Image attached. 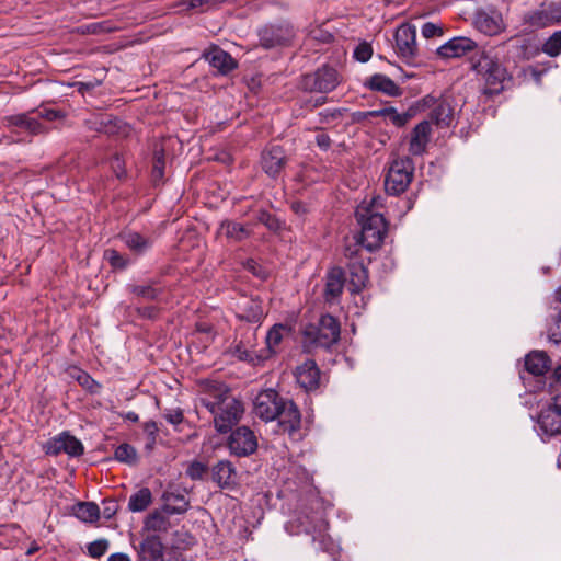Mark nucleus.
<instances>
[{"label": "nucleus", "instance_id": "31", "mask_svg": "<svg viewBox=\"0 0 561 561\" xmlns=\"http://www.w3.org/2000/svg\"><path fill=\"white\" fill-rule=\"evenodd\" d=\"M236 469L228 460H220L211 468V478L220 488L229 486L233 483Z\"/></svg>", "mask_w": 561, "mask_h": 561}, {"label": "nucleus", "instance_id": "41", "mask_svg": "<svg viewBox=\"0 0 561 561\" xmlns=\"http://www.w3.org/2000/svg\"><path fill=\"white\" fill-rule=\"evenodd\" d=\"M114 457L117 461L127 465H135L138 459L137 450L127 443L121 444L116 447Z\"/></svg>", "mask_w": 561, "mask_h": 561}, {"label": "nucleus", "instance_id": "29", "mask_svg": "<svg viewBox=\"0 0 561 561\" xmlns=\"http://www.w3.org/2000/svg\"><path fill=\"white\" fill-rule=\"evenodd\" d=\"M366 85L370 90L382 92L389 96H399L402 93L400 87L392 79L381 73L371 76Z\"/></svg>", "mask_w": 561, "mask_h": 561}, {"label": "nucleus", "instance_id": "57", "mask_svg": "<svg viewBox=\"0 0 561 561\" xmlns=\"http://www.w3.org/2000/svg\"><path fill=\"white\" fill-rule=\"evenodd\" d=\"M144 431L150 438L151 443L156 442V436L158 433V426L154 421H148L144 424Z\"/></svg>", "mask_w": 561, "mask_h": 561}, {"label": "nucleus", "instance_id": "60", "mask_svg": "<svg viewBox=\"0 0 561 561\" xmlns=\"http://www.w3.org/2000/svg\"><path fill=\"white\" fill-rule=\"evenodd\" d=\"M320 116L323 117V119H321V122H330V121H333V119H336L341 116V112L339 110H334V111H324V112H321L319 114Z\"/></svg>", "mask_w": 561, "mask_h": 561}, {"label": "nucleus", "instance_id": "13", "mask_svg": "<svg viewBox=\"0 0 561 561\" xmlns=\"http://www.w3.org/2000/svg\"><path fill=\"white\" fill-rule=\"evenodd\" d=\"M283 398L273 389L261 391L254 401V413L265 422L276 420Z\"/></svg>", "mask_w": 561, "mask_h": 561}, {"label": "nucleus", "instance_id": "12", "mask_svg": "<svg viewBox=\"0 0 561 561\" xmlns=\"http://www.w3.org/2000/svg\"><path fill=\"white\" fill-rule=\"evenodd\" d=\"M228 447L231 454L238 457H245L252 455L257 449V439L252 430L247 426H240L230 434Z\"/></svg>", "mask_w": 561, "mask_h": 561}, {"label": "nucleus", "instance_id": "8", "mask_svg": "<svg viewBox=\"0 0 561 561\" xmlns=\"http://www.w3.org/2000/svg\"><path fill=\"white\" fill-rule=\"evenodd\" d=\"M538 431L541 435L552 437L561 434V394H557L551 402L537 415Z\"/></svg>", "mask_w": 561, "mask_h": 561}, {"label": "nucleus", "instance_id": "17", "mask_svg": "<svg viewBox=\"0 0 561 561\" xmlns=\"http://www.w3.org/2000/svg\"><path fill=\"white\" fill-rule=\"evenodd\" d=\"M48 453L53 455L65 453L71 457H78L83 454V445L75 436L62 433L48 443Z\"/></svg>", "mask_w": 561, "mask_h": 561}, {"label": "nucleus", "instance_id": "59", "mask_svg": "<svg viewBox=\"0 0 561 561\" xmlns=\"http://www.w3.org/2000/svg\"><path fill=\"white\" fill-rule=\"evenodd\" d=\"M138 313L144 318L153 319L158 313V309L153 306L144 307L138 309Z\"/></svg>", "mask_w": 561, "mask_h": 561}, {"label": "nucleus", "instance_id": "46", "mask_svg": "<svg viewBox=\"0 0 561 561\" xmlns=\"http://www.w3.org/2000/svg\"><path fill=\"white\" fill-rule=\"evenodd\" d=\"M226 0H187L185 1L187 10H197L199 12L209 11Z\"/></svg>", "mask_w": 561, "mask_h": 561}, {"label": "nucleus", "instance_id": "50", "mask_svg": "<svg viewBox=\"0 0 561 561\" xmlns=\"http://www.w3.org/2000/svg\"><path fill=\"white\" fill-rule=\"evenodd\" d=\"M164 174V158L163 152L156 151L154 152V164L152 168V178L154 181H159L163 178Z\"/></svg>", "mask_w": 561, "mask_h": 561}, {"label": "nucleus", "instance_id": "47", "mask_svg": "<svg viewBox=\"0 0 561 561\" xmlns=\"http://www.w3.org/2000/svg\"><path fill=\"white\" fill-rule=\"evenodd\" d=\"M257 220L272 231H277L282 227L280 220L266 210L259 213Z\"/></svg>", "mask_w": 561, "mask_h": 561}, {"label": "nucleus", "instance_id": "27", "mask_svg": "<svg viewBox=\"0 0 561 561\" xmlns=\"http://www.w3.org/2000/svg\"><path fill=\"white\" fill-rule=\"evenodd\" d=\"M551 367V359L543 351H533L525 357V368L534 376L545 375Z\"/></svg>", "mask_w": 561, "mask_h": 561}, {"label": "nucleus", "instance_id": "38", "mask_svg": "<svg viewBox=\"0 0 561 561\" xmlns=\"http://www.w3.org/2000/svg\"><path fill=\"white\" fill-rule=\"evenodd\" d=\"M151 491L148 488H142L130 495L128 501V510L130 512H142L151 504Z\"/></svg>", "mask_w": 561, "mask_h": 561}, {"label": "nucleus", "instance_id": "23", "mask_svg": "<svg viewBox=\"0 0 561 561\" xmlns=\"http://www.w3.org/2000/svg\"><path fill=\"white\" fill-rule=\"evenodd\" d=\"M4 126L9 128H20L32 135L45 133L46 129L36 117H31L27 114H15L4 117Z\"/></svg>", "mask_w": 561, "mask_h": 561}, {"label": "nucleus", "instance_id": "1", "mask_svg": "<svg viewBox=\"0 0 561 561\" xmlns=\"http://www.w3.org/2000/svg\"><path fill=\"white\" fill-rule=\"evenodd\" d=\"M199 402L213 415L217 432L222 434L238 424L244 411L242 403L220 382H206Z\"/></svg>", "mask_w": 561, "mask_h": 561}, {"label": "nucleus", "instance_id": "40", "mask_svg": "<svg viewBox=\"0 0 561 561\" xmlns=\"http://www.w3.org/2000/svg\"><path fill=\"white\" fill-rule=\"evenodd\" d=\"M70 375L78 381L80 386H82L91 393H98L101 389V385L98 381H95L88 373L79 368H73Z\"/></svg>", "mask_w": 561, "mask_h": 561}, {"label": "nucleus", "instance_id": "56", "mask_svg": "<svg viewBox=\"0 0 561 561\" xmlns=\"http://www.w3.org/2000/svg\"><path fill=\"white\" fill-rule=\"evenodd\" d=\"M316 144L320 149L327 151L331 147V138L328 134L320 131L316 135Z\"/></svg>", "mask_w": 561, "mask_h": 561}, {"label": "nucleus", "instance_id": "5", "mask_svg": "<svg viewBox=\"0 0 561 561\" xmlns=\"http://www.w3.org/2000/svg\"><path fill=\"white\" fill-rule=\"evenodd\" d=\"M561 22V2H542L538 8L523 15V24L536 31Z\"/></svg>", "mask_w": 561, "mask_h": 561}, {"label": "nucleus", "instance_id": "48", "mask_svg": "<svg viewBox=\"0 0 561 561\" xmlns=\"http://www.w3.org/2000/svg\"><path fill=\"white\" fill-rule=\"evenodd\" d=\"M108 546L106 539H98L88 545V553L92 558H101L106 553Z\"/></svg>", "mask_w": 561, "mask_h": 561}, {"label": "nucleus", "instance_id": "49", "mask_svg": "<svg viewBox=\"0 0 561 561\" xmlns=\"http://www.w3.org/2000/svg\"><path fill=\"white\" fill-rule=\"evenodd\" d=\"M421 34L425 38L440 37L444 35V28L439 24L426 22L422 25Z\"/></svg>", "mask_w": 561, "mask_h": 561}, {"label": "nucleus", "instance_id": "44", "mask_svg": "<svg viewBox=\"0 0 561 561\" xmlns=\"http://www.w3.org/2000/svg\"><path fill=\"white\" fill-rule=\"evenodd\" d=\"M542 51L550 57L561 54V31L554 32L542 45Z\"/></svg>", "mask_w": 561, "mask_h": 561}, {"label": "nucleus", "instance_id": "54", "mask_svg": "<svg viewBox=\"0 0 561 561\" xmlns=\"http://www.w3.org/2000/svg\"><path fill=\"white\" fill-rule=\"evenodd\" d=\"M38 117L44 118L49 122H54L64 117V114L60 111L53 108H44L38 111Z\"/></svg>", "mask_w": 561, "mask_h": 561}, {"label": "nucleus", "instance_id": "3", "mask_svg": "<svg viewBox=\"0 0 561 561\" xmlns=\"http://www.w3.org/2000/svg\"><path fill=\"white\" fill-rule=\"evenodd\" d=\"M471 68L485 81V94H497L503 90L507 71L489 51H477L471 57Z\"/></svg>", "mask_w": 561, "mask_h": 561}, {"label": "nucleus", "instance_id": "25", "mask_svg": "<svg viewBox=\"0 0 561 561\" xmlns=\"http://www.w3.org/2000/svg\"><path fill=\"white\" fill-rule=\"evenodd\" d=\"M348 290L353 294L360 293L368 282V271L363 262L352 260L348 265Z\"/></svg>", "mask_w": 561, "mask_h": 561}, {"label": "nucleus", "instance_id": "58", "mask_svg": "<svg viewBox=\"0 0 561 561\" xmlns=\"http://www.w3.org/2000/svg\"><path fill=\"white\" fill-rule=\"evenodd\" d=\"M378 110H374V111H365V112H362V111H358V112H355L353 113V121L356 122V123H360L369 117H378Z\"/></svg>", "mask_w": 561, "mask_h": 561}, {"label": "nucleus", "instance_id": "61", "mask_svg": "<svg viewBox=\"0 0 561 561\" xmlns=\"http://www.w3.org/2000/svg\"><path fill=\"white\" fill-rule=\"evenodd\" d=\"M107 561H130V558L126 553L116 552L111 554Z\"/></svg>", "mask_w": 561, "mask_h": 561}, {"label": "nucleus", "instance_id": "43", "mask_svg": "<svg viewBox=\"0 0 561 561\" xmlns=\"http://www.w3.org/2000/svg\"><path fill=\"white\" fill-rule=\"evenodd\" d=\"M104 257L115 270H125L130 264V260L127 256L121 254L114 249L105 250Z\"/></svg>", "mask_w": 561, "mask_h": 561}, {"label": "nucleus", "instance_id": "64", "mask_svg": "<svg viewBox=\"0 0 561 561\" xmlns=\"http://www.w3.org/2000/svg\"><path fill=\"white\" fill-rule=\"evenodd\" d=\"M553 377L556 378L557 381L561 382V364L556 367L553 371Z\"/></svg>", "mask_w": 561, "mask_h": 561}, {"label": "nucleus", "instance_id": "19", "mask_svg": "<svg viewBox=\"0 0 561 561\" xmlns=\"http://www.w3.org/2000/svg\"><path fill=\"white\" fill-rule=\"evenodd\" d=\"M296 380L306 391L316 390L320 382V370L312 359H307L296 368Z\"/></svg>", "mask_w": 561, "mask_h": 561}, {"label": "nucleus", "instance_id": "63", "mask_svg": "<svg viewBox=\"0 0 561 561\" xmlns=\"http://www.w3.org/2000/svg\"><path fill=\"white\" fill-rule=\"evenodd\" d=\"M291 209L298 215H302L306 213V207L301 202L293 203Z\"/></svg>", "mask_w": 561, "mask_h": 561}, {"label": "nucleus", "instance_id": "24", "mask_svg": "<svg viewBox=\"0 0 561 561\" xmlns=\"http://www.w3.org/2000/svg\"><path fill=\"white\" fill-rule=\"evenodd\" d=\"M285 165L284 151L279 146H273L262 153V168L270 176H276Z\"/></svg>", "mask_w": 561, "mask_h": 561}, {"label": "nucleus", "instance_id": "14", "mask_svg": "<svg viewBox=\"0 0 561 561\" xmlns=\"http://www.w3.org/2000/svg\"><path fill=\"white\" fill-rule=\"evenodd\" d=\"M478 44L466 36H456L444 43L436 49L442 59L460 58L469 53L476 51Z\"/></svg>", "mask_w": 561, "mask_h": 561}, {"label": "nucleus", "instance_id": "34", "mask_svg": "<svg viewBox=\"0 0 561 561\" xmlns=\"http://www.w3.org/2000/svg\"><path fill=\"white\" fill-rule=\"evenodd\" d=\"M430 117L438 127H448L454 121V110L447 101L443 100L431 111Z\"/></svg>", "mask_w": 561, "mask_h": 561}, {"label": "nucleus", "instance_id": "55", "mask_svg": "<svg viewBox=\"0 0 561 561\" xmlns=\"http://www.w3.org/2000/svg\"><path fill=\"white\" fill-rule=\"evenodd\" d=\"M164 417L170 424L173 425H179L184 420L183 412L180 409L170 410L168 413L164 414Z\"/></svg>", "mask_w": 561, "mask_h": 561}, {"label": "nucleus", "instance_id": "16", "mask_svg": "<svg viewBox=\"0 0 561 561\" xmlns=\"http://www.w3.org/2000/svg\"><path fill=\"white\" fill-rule=\"evenodd\" d=\"M291 332V327L284 323H276L268 330L265 337L266 347L262 350L261 358H263V362L279 353L282 342Z\"/></svg>", "mask_w": 561, "mask_h": 561}, {"label": "nucleus", "instance_id": "10", "mask_svg": "<svg viewBox=\"0 0 561 561\" xmlns=\"http://www.w3.org/2000/svg\"><path fill=\"white\" fill-rule=\"evenodd\" d=\"M396 48L399 57L407 64H412L417 57L416 27L412 24H401L394 33Z\"/></svg>", "mask_w": 561, "mask_h": 561}, {"label": "nucleus", "instance_id": "39", "mask_svg": "<svg viewBox=\"0 0 561 561\" xmlns=\"http://www.w3.org/2000/svg\"><path fill=\"white\" fill-rule=\"evenodd\" d=\"M378 116H382L397 127H403L412 117L409 112L398 113L394 107H383L378 110Z\"/></svg>", "mask_w": 561, "mask_h": 561}, {"label": "nucleus", "instance_id": "45", "mask_svg": "<svg viewBox=\"0 0 561 561\" xmlns=\"http://www.w3.org/2000/svg\"><path fill=\"white\" fill-rule=\"evenodd\" d=\"M547 332L551 342L561 343V311L550 317Z\"/></svg>", "mask_w": 561, "mask_h": 561}, {"label": "nucleus", "instance_id": "28", "mask_svg": "<svg viewBox=\"0 0 561 561\" xmlns=\"http://www.w3.org/2000/svg\"><path fill=\"white\" fill-rule=\"evenodd\" d=\"M478 30L489 36L499 34L503 28V20L500 13L481 12L476 18Z\"/></svg>", "mask_w": 561, "mask_h": 561}, {"label": "nucleus", "instance_id": "36", "mask_svg": "<svg viewBox=\"0 0 561 561\" xmlns=\"http://www.w3.org/2000/svg\"><path fill=\"white\" fill-rule=\"evenodd\" d=\"M129 291L134 296L149 301L159 300L160 296L163 293L162 288L158 287V282L156 280H150L146 284L140 285H130Z\"/></svg>", "mask_w": 561, "mask_h": 561}, {"label": "nucleus", "instance_id": "42", "mask_svg": "<svg viewBox=\"0 0 561 561\" xmlns=\"http://www.w3.org/2000/svg\"><path fill=\"white\" fill-rule=\"evenodd\" d=\"M169 520L160 512L154 511L149 514L145 520V527L152 531H167L169 528Z\"/></svg>", "mask_w": 561, "mask_h": 561}, {"label": "nucleus", "instance_id": "6", "mask_svg": "<svg viewBox=\"0 0 561 561\" xmlns=\"http://www.w3.org/2000/svg\"><path fill=\"white\" fill-rule=\"evenodd\" d=\"M413 178V167L409 159L396 160L391 163L385 179L386 192L392 195L403 193Z\"/></svg>", "mask_w": 561, "mask_h": 561}, {"label": "nucleus", "instance_id": "33", "mask_svg": "<svg viewBox=\"0 0 561 561\" xmlns=\"http://www.w3.org/2000/svg\"><path fill=\"white\" fill-rule=\"evenodd\" d=\"M238 317L249 323H259L264 317V311L260 300L249 299L240 306Z\"/></svg>", "mask_w": 561, "mask_h": 561}, {"label": "nucleus", "instance_id": "53", "mask_svg": "<svg viewBox=\"0 0 561 561\" xmlns=\"http://www.w3.org/2000/svg\"><path fill=\"white\" fill-rule=\"evenodd\" d=\"M102 505H103L102 514L105 519H111L116 514V512L118 510V504L113 499L104 500Z\"/></svg>", "mask_w": 561, "mask_h": 561}, {"label": "nucleus", "instance_id": "35", "mask_svg": "<svg viewBox=\"0 0 561 561\" xmlns=\"http://www.w3.org/2000/svg\"><path fill=\"white\" fill-rule=\"evenodd\" d=\"M72 514L83 523H95L101 511L94 502H78L72 506Z\"/></svg>", "mask_w": 561, "mask_h": 561}, {"label": "nucleus", "instance_id": "2", "mask_svg": "<svg viewBox=\"0 0 561 561\" xmlns=\"http://www.w3.org/2000/svg\"><path fill=\"white\" fill-rule=\"evenodd\" d=\"M381 198L374 197L367 204L363 202L356 209L355 216L360 225V244L368 251H374L383 242L387 232V222L382 214L378 213Z\"/></svg>", "mask_w": 561, "mask_h": 561}, {"label": "nucleus", "instance_id": "62", "mask_svg": "<svg viewBox=\"0 0 561 561\" xmlns=\"http://www.w3.org/2000/svg\"><path fill=\"white\" fill-rule=\"evenodd\" d=\"M121 416L124 417L127 421H130L133 423H137L139 421V416L136 412L129 411L126 413H121Z\"/></svg>", "mask_w": 561, "mask_h": 561}, {"label": "nucleus", "instance_id": "26", "mask_svg": "<svg viewBox=\"0 0 561 561\" xmlns=\"http://www.w3.org/2000/svg\"><path fill=\"white\" fill-rule=\"evenodd\" d=\"M163 511L169 515L183 514L188 510L190 502L179 490H167L162 494Z\"/></svg>", "mask_w": 561, "mask_h": 561}, {"label": "nucleus", "instance_id": "15", "mask_svg": "<svg viewBox=\"0 0 561 561\" xmlns=\"http://www.w3.org/2000/svg\"><path fill=\"white\" fill-rule=\"evenodd\" d=\"M276 416L283 432L293 435L300 427L301 415L298 407L291 400H283Z\"/></svg>", "mask_w": 561, "mask_h": 561}, {"label": "nucleus", "instance_id": "52", "mask_svg": "<svg viewBox=\"0 0 561 561\" xmlns=\"http://www.w3.org/2000/svg\"><path fill=\"white\" fill-rule=\"evenodd\" d=\"M371 55L373 48L367 43H362L354 49V58L360 62L368 61Z\"/></svg>", "mask_w": 561, "mask_h": 561}, {"label": "nucleus", "instance_id": "21", "mask_svg": "<svg viewBox=\"0 0 561 561\" xmlns=\"http://www.w3.org/2000/svg\"><path fill=\"white\" fill-rule=\"evenodd\" d=\"M432 128L428 121H422L411 131L409 152L413 156H421L425 152L430 141Z\"/></svg>", "mask_w": 561, "mask_h": 561}, {"label": "nucleus", "instance_id": "22", "mask_svg": "<svg viewBox=\"0 0 561 561\" xmlns=\"http://www.w3.org/2000/svg\"><path fill=\"white\" fill-rule=\"evenodd\" d=\"M345 273L341 267H333L327 274L324 298L327 302H335L343 293Z\"/></svg>", "mask_w": 561, "mask_h": 561}, {"label": "nucleus", "instance_id": "9", "mask_svg": "<svg viewBox=\"0 0 561 561\" xmlns=\"http://www.w3.org/2000/svg\"><path fill=\"white\" fill-rule=\"evenodd\" d=\"M240 339L233 346L232 354L242 362L250 363L252 365H259L263 363L262 350L257 352L256 347V329L251 327H241L239 329Z\"/></svg>", "mask_w": 561, "mask_h": 561}, {"label": "nucleus", "instance_id": "11", "mask_svg": "<svg viewBox=\"0 0 561 561\" xmlns=\"http://www.w3.org/2000/svg\"><path fill=\"white\" fill-rule=\"evenodd\" d=\"M294 37V28L288 24H271L259 31L260 45L265 49L288 45Z\"/></svg>", "mask_w": 561, "mask_h": 561}, {"label": "nucleus", "instance_id": "51", "mask_svg": "<svg viewBox=\"0 0 561 561\" xmlns=\"http://www.w3.org/2000/svg\"><path fill=\"white\" fill-rule=\"evenodd\" d=\"M207 468L199 461H193L186 469V474L193 480H201L206 473Z\"/></svg>", "mask_w": 561, "mask_h": 561}, {"label": "nucleus", "instance_id": "32", "mask_svg": "<svg viewBox=\"0 0 561 561\" xmlns=\"http://www.w3.org/2000/svg\"><path fill=\"white\" fill-rule=\"evenodd\" d=\"M299 524L306 534L321 535L328 528V523L323 517L322 512H316L312 516L307 514L298 517Z\"/></svg>", "mask_w": 561, "mask_h": 561}, {"label": "nucleus", "instance_id": "18", "mask_svg": "<svg viewBox=\"0 0 561 561\" xmlns=\"http://www.w3.org/2000/svg\"><path fill=\"white\" fill-rule=\"evenodd\" d=\"M203 57L214 69L217 70L219 75H228L238 66L237 61L230 54L217 46H214L205 51Z\"/></svg>", "mask_w": 561, "mask_h": 561}, {"label": "nucleus", "instance_id": "37", "mask_svg": "<svg viewBox=\"0 0 561 561\" xmlns=\"http://www.w3.org/2000/svg\"><path fill=\"white\" fill-rule=\"evenodd\" d=\"M218 232L233 241H242L250 236V230L242 224L232 220L222 221Z\"/></svg>", "mask_w": 561, "mask_h": 561}, {"label": "nucleus", "instance_id": "4", "mask_svg": "<svg viewBox=\"0 0 561 561\" xmlns=\"http://www.w3.org/2000/svg\"><path fill=\"white\" fill-rule=\"evenodd\" d=\"M304 337L314 346L329 348L340 339L339 321L331 314H323L318 324H309L304 329Z\"/></svg>", "mask_w": 561, "mask_h": 561}, {"label": "nucleus", "instance_id": "30", "mask_svg": "<svg viewBox=\"0 0 561 561\" xmlns=\"http://www.w3.org/2000/svg\"><path fill=\"white\" fill-rule=\"evenodd\" d=\"M125 245L134 253L141 255L153 244L151 238L145 237L136 231H128L121 236Z\"/></svg>", "mask_w": 561, "mask_h": 561}, {"label": "nucleus", "instance_id": "7", "mask_svg": "<svg viewBox=\"0 0 561 561\" xmlns=\"http://www.w3.org/2000/svg\"><path fill=\"white\" fill-rule=\"evenodd\" d=\"M340 83L339 73L332 67H321L314 72L302 76L300 85L305 91L329 93Z\"/></svg>", "mask_w": 561, "mask_h": 561}, {"label": "nucleus", "instance_id": "20", "mask_svg": "<svg viewBox=\"0 0 561 561\" xmlns=\"http://www.w3.org/2000/svg\"><path fill=\"white\" fill-rule=\"evenodd\" d=\"M137 561H159L163 558L164 547L157 535H149L136 548Z\"/></svg>", "mask_w": 561, "mask_h": 561}]
</instances>
